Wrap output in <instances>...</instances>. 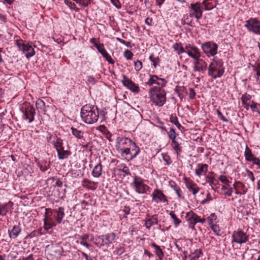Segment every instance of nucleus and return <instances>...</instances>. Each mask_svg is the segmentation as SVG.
Instances as JSON below:
<instances>
[{
    "label": "nucleus",
    "mask_w": 260,
    "mask_h": 260,
    "mask_svg": "<svg viewBox=\"0 0 260 260\" xmlns=\"http://www.w3.org/2000/svg\"><path fill=\"white\" fill-rule=\"evenodd\" d=\"M192 254L193 255L192 256L194 257L195 259H198L203 254V253L201 249H196Z\"/></svg>",
    "instance_id": "49"
},
{
    "label": "nucleus",
    "mask_w": 260,
    "mask_h": 260,
    "mask_svg": "<svg viewBox=\"0 0 260 260\" xmlns=\"http://www.w3.org/2000/svg\"><path fill=\"white\" fill-rule=\"evenodd\" d=\"M174 190L175 191L176 194H177L178 198H183L181 196V189L179 187H176L175 188H174Z\"/></svg>",
    "instance_id": "63"
},
{
    "label": "nucleus",
    "mask_w": 260,
    "mask_h": 260,
    "mask_svg": "<svg viewBox=\"0 0 260 260\" xmlns=\"http://www.w3.org/2000/svg\"><path fill=\"white\" fill-rule=\"evenodd\" d=\"M153 200H154L156 203L161 202L163 203H167L168 200L166 196L162 193V192L158 189H155L152 193Z\"/></svg>",
    "instance_id": "21"
},
{
    "label": "nucleus",
    "mask_w": 260,
    "mask_h": 260,
    "mask_svg": "<svg viewBox=\"0 0 260 260\" xmlns=\"http://www.w3.org/2000/svg\"><path fill=\"white\" fill-rule=\"evenodd\" d=\"M216 113L217 114V115H218L219 118L220 120H221L224 122L228 121V119L226 118H225V117L222 115V113L218 109L216 110Z\"/></svg>",
    "instance_id": "54"
},
{
    "label": "nucleus",
    "mask_w": 260,
    "mask_h": 260,
    "mask_svg": "<svg viewBox=\"0 0 260 260\" xmlns=\"http://www.w3.org/2000/svg\"><path fill=\"white\" fill-rule=\"evenodd\" d=\"M151 246L153 248H154V252L156 254V255L158 256L159 259L161 260L164 256V252L162 249L158 245H156L155 243H152Z\"/></svg>",
    "instance_id": "33"
},
{
    "label": "nucleus",
    "mask_w": 260,
    "mask_h": 260,
    "mask_svg": "<svg viewBox=\"0 0 260 260\" xmlns=\"http://www.w3.org/2000/svg\"><path fill=\"white\" fill-rule=\"evenodd\" d=\"M116 148L118 152L121 154L124 150L131 146L134 142L130 139L126 137H118L116 140Z\"/></svg>",
    "instance_id": "8"
},
{
    "label": "nucleus",
    "mask_w": 260,
    "mask_h": 260,
    "mask_svg": "<svg viewBox=\"0 0 260 260\" xmlns=\"http://www.w3.org/2000/svg\"><path fill=\"white\" fill-rule=\"evenodd\" d=\"M210 228L213 230V231L218 236H220V230L218 225L214 224L210 225Z\"/></svg>",
    "instance_id": "48"
},
{
    "label": "nucleus",
    "mask_w": 260,
    "mask_h": 260,
    "mask_svg": "<svg viewBox=\"0 0 260 260\" xmlns=\"http://www.w3.org/2000/svg\"><path fill=\"white\" fill-rule=\"evenodd\" d=\"M135 68L137 71H140L142 68V62L141 61L137 60L135 63Z\"/></svg>",
    "instance_id": "52"
},
{
    "label": "nucleus",
    "mask_w": 260,
    "mask_h": 260,
    "mask_svg": "<svg viewBox=\"0 0 260 260\" xmlns=\"http://www.w3.org/2000/svg\"><path fill=\"white\" fill-rule=\"evenodd\" d=\"M72 133L73 135L76 138L78 139H82L83 138V133L80 130L77 129V128L71 127Z\"/></svg>",
    "instance_id": "41"
},
{
    "label": "nucleus",
    "mask_w": 260,
    "mask_h": 260,
    "mask_svg": "<svg viewBox=\"0 0 260 260\" xmlns=\"http://www.w3.org/2000/svg\"><path fill=\"white\" fill-rule=\"evenodd\" d=\"M184 52L194 59H198V57L201 56L199 49L196 46L190 44L186 45Z\"/></svg>",
    "instance_id": "18"
},
{
    "label": "nucleus",
    "mask_w": 260,
    "mask_h": 260,
    "mask_svg": "<svg viewBox=\"0 0 260 260\" xmlns=\"http://www.w3.org/2000/svg\"><path fill=\"white\" fill-rule=\"evenodd\" d=\"M21 231V230L19 225H14L13 229L11 230H9L8 231L10 238L14 239H16L20 233Z\"/></svg>",
    "instance_id": "30"
},
{
    "label": "nucleus",
    "mask_w": 260,
    "mask_h": 260,
    "mask_svg": "<svg viewBox=\"0 0 260 260\" xmlns=\"http://www.w3.org/2000/svg\"><path fill=\"white\" fill-rule=\"evenodd\" d=\"M185 185L188 191L191 192L193 195H196L200 190V188L197 184L190 180H185Z\"/></svg>",
    "instance_id": "25"
},
{
    "label": "nucleus",
    "mask_w": 260,
    "mask_h": 260,
    "mask_svg": "<svg viewBox=\"0 0 260 260\" xmlns=\"http://www.w3.org/2000/svg\"><path fill=\"white\" fill-rule=\"evenodd\" d=\"M189 8V16L190 17H194L197 19L201 18L203 14L202 4L200 3L191 4Z\"/></svg>",
    "instance_id": "14"
},
{
    "label": "nucleus",
    "mask_w": 260,
    "mask_h": 260,
    "mask_svg": "<svg viewBox=\"0 0 260 260\" xmlns=\"http://www.w3.org/2000/svg\"><path fill=\"white\" fill-rule=\"evenodd\" d=\"M116 239V235L114 233H110L96 237V244L100 247L105 246L108 248Z\"/></svg>",
    "instance_id": "4"
},
{
    "label": "nucleus",
    "mask_w": 260,
    "mask_h": 260,
    "mask_svg": "<svg viewBox=\"0 0 260 260\" xmlns=\"http://www.w3.org/2000/svg\"><path fill=\"white\" fill-rule=\"evenodd\" d=\"M13 203L9 201L7 203L0 205V215L5 216L7 215V213L13 209Z\"/></svg>",
    "instance_id": "26"
},
{
    "label": "nucleus",
    "mask_w": 260,
    "mask_h": 260,
    "mask_svg": "<svg viewBox=\"0 0 260 260\" xmlns=\"http://www.w3.org/2000/svg\"><path fill=\"white\" fill-rule=\"evenodd\" d=\"M52 138L53 139V140L52 142V144L54 145L56 150L61 149V147H63L62 140L60 138H57L56 136H54L53 137L50 136L49 137L50 139H51Z\"/></svg>",
    "instance_id": "34"
},
{
    "label": "nucleus",
    "mask_w": 260,
    "mask_h": 260,
    "mask_svg": "<svg viewBox=\"0 0 260 260\" xmlns=\"http://www.w3.org/2000/svg\"><path fill=\"white\" fill-rule=\"evenodd\" d=\"M145 226L147 229L158 223L157 215H147L145 219Z\"/></svg>",
    "instance_id": "23"
},
{
    "label": "nucleus",
    "mask_w": 260,
    "mask_h": 260,
    "mask_svg": "<svg viewBox=\"0 0 260 260\" xmlns=\"http://www.w3.org/2000/svg\"><path fill=\"white\" fill-rule=\"evenodd\" d=\"M64 3L71 9H74L76 7L74 3H72L70 1L65 0Z\"/></svg>",
    "instance_id": "61"
},
{
    "label": "nucleus",
    "mask_w": 260,
    "mask_h": 260,
    "mask_svg": "<svg viewBox=\"0 0 260 260\" xmlns=\"http://www.w3.org/2000/svg\"><path fill=\"white\" fill-rule=\"evenodd\" d=\"M16 44L19 50L25 54L26 58L31 57L35 54V51L31 43H29L20 40L16 41Z\"/></svg>",
    "instance_id": "5"
},
{
    "label": "nucleus",
    "mask_w": 260,
    "mask_h": 260,
    "mask_svg": "<svg viewBox=\"0 0 260 260\" xmlns=\"http://www.w3.org/2000/svg\"><path fill=\"white\" fill-rule=\"evenodd\" d=\"M98 108L94 106L86 105L81 110V117L83 122L88 124L95 123L99 118Z\"/></svg>",
    "instance_id": "1"
},
{
    "label": "nucleus",
    "mask_w": 260,
    "mask_h": 260,
    "mask_svg": "<svg viewBox=\"0 0 260 260\" xmlns=\"http://www.w3.org/2000/svg\"><path fill=\"white\" fill-rule=\"evenodd\" d=\"M60 248L56 245H48L46 247L45 253L49 260H54L60 255Z\"/></svg>",
    "instance_id": "10"
},
{
    "label": "nucleus",
    "mask_w": 260,
    "mask_h": 260,
    "mask_svg": "<svg viewBox=\"0 0 260 260\" xmlns=\"http://www.w3.org/2000/svg\"><path fill=\"white\" fill-rule=\"evenodd\" d=\"M76 3L84 7H87L90 4L91 0H73Z\"/></svg>",
    "instance_id": "47"
},
{
    "label": "nucleus",
    "mask_w": 260,
    "mask_h": 260,
    "mask_svg": "<svg viewBox=\"0 0 260 260\" xmlns=\"http://www.w3.org/2000/svg\"><path fill=\"white\" fill-rule=\"evenodd\" d=\"M169 215L173 219L174 224L176 226H177L180 223L181 220L177 218V217L176 216V215H175L173 211H171Z\"/></svg>",
    "instance_id": "45"
},
{
    "label": "nucleus",
    "mask_w": 260,
    "mask_h": 260,
    "mask_svg": "<svg viewBox=\"0 0 260 260\" xmlns=\"http://www.w3.org/2000/svg\"><path fill=\"white\" fill-rule=\"evenodd\" d=\"M56 225V223L53 221L50 216H45L44 219V228L45 230L48 231Z\"/></svg>",
    "instance_id": "28"
},
{
    "label": "nucleus",
    "mask_w": 260,
    "mask_h": 260,
    "mask_svg": "<svg viewBox=\"0 0 260 260\" xmlns=\"http://www.w3.org/2000/svg\"><path fill=\"white\" fill-rule=\"evenodd\" d=\"M218 179L223 184L225 185H228L230 183L229 180L226 178V176L221 175L219 178Z\"/></svg>",
    "instance_id": "53"
},
{
    "label": "nucleus",
    "mask_w": 260,
    "mask_h": 260,
    "mask_svg": "<svg viewBox=\"0 0 260 260\" xmlns=\"http://www.w3.org/2000/svg\"><path fill=\"white\" fill-rule=\"evenodd\" d=\"M224 73L223 62L221 59L214 58L212 59L208 68V75L213 79L220 78Z\"/></svg>",
    "instance_id": "3"
},
{
    "label": "nucleus",
    "mask_w": 260,
    "mask_h": 260,
    "mask_svg": "<svg viewBox=\"0 0 260 260\" xmlns=\"http://www.w3.org/2000/svg\"><path fill=\"white\" fill-rule=\"evenodd\" d=\"M171 146L175 151L177 155H179L182 151L181 147L176 140L171 141Z\"/></svg>",
    "instance_id": "39"
},
{
    "label": "nucleus",
    "mask_w": 260,
    "mask_h": 260,
    "mask_svg": "<svg viewBox=\"0 0 260 260\" xmlns=\"http://www.w3.org/2000/svg\"><path fill=\"white\" fill-rule=\"evenodd\" d=\"M123 80L122 83L123 85L129 89L131 91L134 93H138L140 91L139 87L136 85L131 80L127 78L125 76H123Z\"/></svg>",
    "instance_id": "19"
},
{
    "label": "nucleus",
    "mask_w": 260,
    "mask_h": 260,
    "mask_svg": "<svg viewBox=\"0 0 260 260\" xmlns=\"http://www.w3.org/2000/svg\"><path fill=\"white\" fill-rule=\"evenodd\" d=\"M189 96L190 99H193L195 98L196 93L192 88H190L189 89Z\"/></svg>",
    "instance_id": "56"
},
{
    "label": "nucleus",
    "mask_w": 260,
    "mask_h": 260,
    "mask_svg": "<svg viewBox=\"0 0 260 260\" xmlns=\"http://www.w3.org/2000/svg\"><path fill=\"white\" fill-rule=\"evenodd\" d=\"M64 215V209L63 207H59L57 209H54L53 216L57 223H61L62 222Z\"/></svg>",
    "instance_id": "24"
},
{
    "label": "nucleus",
    "mask_w": 260,
    "mask_h": 260,
    "mask_svg": "<svg viewBox=\"0 0 260 260\" xmlns=\"http://www.w3.org/2000/svg\"><path fill=\"white\" fill-rule=\"evenodd\" d=\"M36 106L37 109L40 112L45 114L46 110L45 108V104L44 102L41 100L38 99L36 102Z\"/></svg>",
    "instance_id": "36"
},
{
    "label": "nucleus",
    "mask_w": 260,
    "mask_h": 260,
    "mask_svg": "<svg viewBox=\"0 0 260 260\" xmlns=\"http://www.w3.org/2000/svg\"><path fill=\"white\" fill-rule=\"evenodd\" d=\"M124 248L123 247L119 246L117 247L115 250L114 251V254L120 255L124 252Z\"/></svg>",
    "instance_id": "50"
},
{
    "label": "nucleus",
    "mask_w": 260,
    "mask_h": 260,
    "mask_svg": "<svg viewBox=\"0 0 260 260\" xmlns=\"http://www.w3.org/2000/svg\"><path fill=\"white\" fill-rule=\"evenodd\" d=\"M167 82L164 78H160L156 75H150L149 79L145 83V85L152 86L153 84H157L160 86V87H164L166 86Z\"/></svg>",
    "instance_id": "16"
},
{
    "label": "nucleus",
    "mask_w": 260,
    "mask_h": 260,
    "mask_svg": "<svg viewBox=\"0 0 260 260\" xmlns=\"http://www.w3.org/2000/svg\"><path fill=\"white\" fill-rule=\"evenodd\" d=\"M168 134L169 138L171 140V141L176 139L177 135L174 128H170L169 132L168 133Z\"/></svg>",
    "instance_id": "46"
},
{
    "label": "nucleus",
    "mask_w": 260,
    "mask_h": 260,
    "mask_svg": "<svg viewBox=\"0 0 260 260\" xmlns=\"http://www.w3.org/2000/svg\"><path fill=\"white\" fill-rule=\"evenodd\" d=\"M193 64V71L195 72H204L207 68V63L203 59H200V57L195 59Z\"/></svg>",
    "instance_id": "20"
},
{
    "label": "nucleus",
    "mask_w": 260,
    "mask_h": 260,
    "mask_svg": "<svg viewBox=\"0 0 260 260\" xmlns=\"http://www.w3.org/2000/svg\"><path fill=\"white\" fill-rule=\"evenodd\" d=\"M244 26L250 32L260 35V21L256 18H251L245 21Z\"/></svg>",
    "instance_id": "6"
},
{
    "label": "nucleus",
    "mask_w": 260,
    "mask_h": 260,
    "mask_svg": "<svg viewBox=\"0 0 260 260\" xmlns=\"http://www.w3.org/2000/svg\"><path fill=\"white\" fill-rule=\"evenodd\" d=\"M38 166L40 168V169L43 172H45L48 169L47 166L46 165H43V164H39Z\"/></svg>",
    "instance_id": "64"
},
{
    "label": "nucleus",
    "mask_w": 260,
    "mask_h": 260,
    "mask_svg": "<svg viewBox=\"0 0 260 260\" xmlns=\"http://www.w3.org/2000/svg\"><path fill=\"white\" fill-rule=\"evenodd\" d=\"M212 200V198L211 196V194L209 192H208L206 195V198L202 201V203L205 204L208 201H211Z\"/></svg>",
    "instance_id": "59"
},
{
    "label": "nucleus",
    "mask_w": 260,
    "mask_h": 260,
    "mask_svg": "<svg viewBox=\"0 0 260 260\" xmlns=\"http://www.w3.org/2000/svg\"><path fill=\"white\" fill-rule=\"evenodd\" d=\"M203 52L207 56H214L217 52V45L213 42H207L202 44Z\"/></svg>",
    "instance_id": "11"
},
{
    "label": "nucleus",
    "mask_w": 260,
    "mask_h": 260,
    "mask_svg": "<svg viewBox=\"0 0 260 260\" xmlns=\"http://www.w3.org/2000/svg\"><path fill=\"white\" fill-rule=\"evenodd\" d=\"M162 88L153 87L149 91L151 101L159 107L162 106L166 102V92Z\"/></svg>",
    "instance_id": "2"
},
{
    "label": "nucleus",
    "mask_w": 260,
    "mask_h": 260,
    "mask_svg": "<svg viewBox=\"0 0 260 260\" xmlns=\"http://www.w3.org/2000/svg\"><path fill=\"white\" fill-rule=\"evenodd\" d=\"M173 48L178 54H180L181 53L184 52L185 48L182 47L180 43L174 44L173 45Z\"/></svg>",
    "instance_id": "40"
},
{
    "label": "nucleus",
    "mask_w": 260,
    "mask_h": 260,
    "mask_svg": "<svg viewBox=\"0 0 260 260\" xmlns=\"http://www.w3.org/2000/svg\"><path fill=\"white\" fill-rule=\"evenodd\" d=\"M89 238V236L87 234H83V235H81L80 236L79 239L80 240L79 243L85 246L87 248L89 247V244L87 243L86 241Z\"/></svg>",
    "instance_id": "38"
},
{
    "label": "nucleus",
    "mask_w": 260,
    "mask_h": 260,
    "mask_svg": "<svg viewBox=\"0 0 260 260\" xmlns=\"http://www.w3.org/2000/svg\"><path fill=\"white\" fill-rule=\"evenodd\" d=\"M216 219L217 216L215 213L211 214L207 219L209 225L214 224V222L216 221Z\"/></svg>",
    "instance_id": "44"
},
{
    "label": "nucleus",
    "mask_w": 260,
    "mask_h": 260,
    "mask_svg": "<svg viewBox=\"0 0 260 260\" xmlns=\"http://www.w3.org/2000/svg\"><path fill=\"white\" fill-rule=\"evenodd\" d=\"M250 161L252 162L253 164L257 165L258 168H260V160L258 158L254 157Z\"/></svg>",
    "instance_id": "58"
},
{
    "label": "nucleus",
    "mask_w": 260,
    "mask_h": 260,
    "mask_svg": "<svg viewBox=\"0 0 260 260\" xmlns=\"http://www.w3.org/2000/svg\"><path fill=\"white\" fill-rule=\"evenodd\" d=\"M213 174V172H210L209 175L206 176V182L209 183L211 188L214 189L213 186L216 184L217 180L215 179Z\"/></svg>",
    "instance_id": "37"
},
{
    "label": "nucleus",
    "mask_w": 260,
    "mask_h": 260,
    "mask_svg": "<svg viewBox=\"0 0 260 260\" xmlns=\"http://www.w3.org/2000/svg\"><path fill=\"white\" fill-rule=\"evenodd\" d=\"M221 190L223 191V193L224 195L230 197L232 196L233 193V189L231 187L229 188L226 186H222L221 188Z\"/></svg>",
    "instance_id": "43"
},
{
    "label": "nucleus",
    "mask_w": 260,
    "mask_h": 260,
    "mask_svg": "<svg viewBox=\"0 0 260 260\" xmlns=\"http://www.w3.org/2000/svg\"><path fill=\"white\" fill-rule=\"evenodd\" d=\"M185 218L189 222V227L191 229L194 228V225L198 222L204 223L206 219L201 218L200 216L192 211H190L186 214Z\"/></svg>",
    "instance_id": "15"
},
{
    "label": "nucleus",
    "mask_w": 260,
    "mask_h": 260,
    "mask_svg": "<svg viewBox=\"0 0 260 260\" xmlns=\"http://www.w3.org/2000/svg\"><path fill=\"white\" fill-rule=\"evenodd\" d=\"M95 46L98 50L99 52L105 58L106 60L111 64H114V61L111 58V56L108 54L104 47L103 44H95Z\"/></svg>",
    "instance_id": "22"
},
{
    "label": "nucleus",
    "mask_w": 260,
    "mask_h": 260,
    "mask_svg": "<svg viewBox=\"0 0 260 260\" xmlns=\"http://www.w3.org/2000/svg\"><path fill=\"white\" fill-rule=\"evenodd\" d=\"M56 151L59 159H65L70 154V152L68 150H65L63 147H61V149H57Z\"/></svg>",
    "instance_id": "32"
},
{
    "label": "nucleus",
    "mask_w": 260,
    "mask_h": 260,
    "mask_svg": "<svg viewBox=\"0 0 260 260\" xmlns=\"http://www.w3.org/2000/svg\"><path fill=\"white\" fill-rule=\"evenodd\" d=\"M116 40L119 42H120V43L121 44H123L125 45H126V46L128 47L129 46V44H130V42H126L125 41H124V40L122 39H120L119 38H116Z\"/></svg>",
    "instance_id": "62"
},
{
    "label": "nucleus",
    "mask_w": 260,
    "mask_h": 260,
    "mask_svg": "<svg viewBox=\"0 0 260 260\" xmlns=\"http://www.w3.org/2000/svg\"><path fill=\"white\" fill-rule=\"evenodd\" d=\"M140 151L139 147L134 142L126 150H124V152L121 154V155L124 157L127 160H131L138 155Z\"/></svg>",
    "instance_id": "9"
},
{
    "label": "nucleus",
    "mask_w": 260,
    "mask_h": 260,
    "mask_svg": "<svg viewBox=\"0 0 260 260\" xmlns=\"http://www.w3.org/2000/svg\"><path fill=\"white\" fill-rule=\"evenodd\" d=\"M21 111L23 114L24 118L28 120L29 123H31L34 121L35 110L32 106L29 105H26L24 109L23 108H22Z\"/></svg>",
    "instance_id": "17"
},
{
    "label": "nucleus",
    "mask_w": 260,
    "mask_h": 260,
    "mask_svg": "<svg viewBox=\"0 0 260 260\" xmlns=\"http://www.w3.org/2000/svg\"><path fill=\"white\" fill-rule=\"evenodd\" d=\"M251 96L247 93L242 95L241 100L243 106L246 110H248L250 108L253 112H256L258 106V103H256L253 101H251Z\"/></svg>",
    "instance_id": "7"
},
{
    "label": "nucleus",
    "mask_w": 260,
    "mask_h": 260,
    "mask_svg": "<svg viewBox=\"0 0 260 260\" xmlns=\"http://www.w3.org/2000/svg\"><path fill=\"white\" fill-rule=\"evenodd\" d=\"M45 211V216H50L51 217L54 213V209L52 210L50 208H46Z\"/></svg>",
    "instance_id": "57"
},
{
    "label": "nucleus",
    "mask_w": 260,
    "mask_h": 260,
    "mask_svg": "<svg viewBox=\"0 0 260 260\" xmlns=\"http://www.w3.org/2000/svg\"><path fill=\"white\" fill-rule=\"evenodd\" d=\"M175 91L178 94L180 99H182L184 97V93H187L186 88L183 86H176Z\"/></svg>",
    "instance_id": "35"
},
{
    "label": "nucleus",
    "mask_w": 260,
    "mask_h": 260,
    "mask_svg": "<svg viewBox=\"0 0 260 260\" xmlns=\"http://www.w3.org/2000/svg\"><path fill=\"white\" fill-rule=\"evenodd\" d=\"M244 154L246 160L248 161H251V160L254 157L252 154L251 150L249 149L247 146H246V150Z\"/></svg>",
    "instance_id": "42"
},
{
    "label": "nucleus",
    "mask_w": 260,
    "mask_h": 260,
    "mask_svg": "<svg viewBox=\"0 0 260 260\" xmlns=\"http://www.w3.org/2000/svg\"><path fill=\"white\" fill-rule=\"evenodd\" d=\"M246 172H247V177L252 181V182H254V175H253V174L252 172L250 171H248V170H246Z\"/></svg>",
    "instance_id": "60"
},
{
    "label": "nucleus",
    "mask_w": 260,
    "mask_h": 260,
    "mask_svg": "<svg viewBox=\"0 0 260 260\" xmlns=\"http://www.w3.org/2000/svg\"><path fill=\"white\" fill-rule=\"evenodd\" d=\"M82 186L88 189L94 190L98 188V183L88 179H84L82 181Z\"/></svg>",
    "instance_id": "27"
},
{
    "label": "nucleus",
    "mask_w": 260,
    "mask_h": 260,
    "mask_svg": "<svg viewBox=\"0 0 260 260\" xmlns=\"http://www.w3.org/2000/svg\"><path fill=\"white\" fill-rule=\"evenodd\" d=\"M132 184L135 187L136 191L139 193H145L149 188V187L144 183L143 180L137 176L134 177Z\"/></svg>",
    "instance_id": "13"
},
{
    "label": "nucleus",
    "mask_w": 260,
    "mask_h": 260,
    "mask_svg": "<svg viewBox=\"0 0 260 260\" xmlns=\"http://www.w3.org/2000/svg\"><path fill=\"white\" fill-rule=\"evenodd\" d=\"M102 166L101 163H99L94 166L92 171V175L94 178L100 177L102 174Z\"/></svg>",
    "instance_id": "31"
},
{
    "label": "nucleus",
    "mask_w": 260,
    "mask_h": 260,
    "mask_svg": "<svg viewBox=\"0 0 260 260\" xmlns=\"http://www.w3.org/2000/svg\"><path fill=\"white\" fill-rule=\"evenodd\" d=\"M208 166L207 164H199L196 169L195 174L198 176L205 175L208 171Z\"/></svg>",
    "instance_id": "29"
},
{
    "label": "nucleus",
    "mask_w": 260,
    "mask_h": 260,
    "mask_svg": "<svg viewBox=\"0 0 260 260\" xmlns=\"http://www.w3.org/2000/svg\"><path fill=\"white\" fill-rule=\"evenodd\" d=\"M171 122L174 124L177 127L179 128L181 126V124L178 122L176 117H172L170 118Z\"/></svg>",
    "instance_id": "55"
},
{
    "label": "nucleus",
    "mask_w": 260,
    "mask_h": 260,
    "mask_svg": "<svg viewBox=\"0 0 260 260\" xmlns=\"http://www.w3.org/2000/svg\"><path fill=\"white\" fill-rule=\"evenodd\" d=\"M134 54L132 52L129 50H126L124 52V56L127 59H131L133 56Z\"/></svg>",
    "instance_id": "51"
},
{
    "label": "nucleus",
    "mask_w": 260,
    "mask_h": 260,
    "mask_svg": "<svg viewBox=\"0 0 260 260\" xmlns=\"http://www.w3.org/2000/svg\"><path fill=\"white\" fill-rule=\"evenodd\" d=\"M232 238V242L242 244L248 241L249 236L242 230H238L233 233Z\"/></svg>",
    "instance_id": "12"
}]
</instances>
